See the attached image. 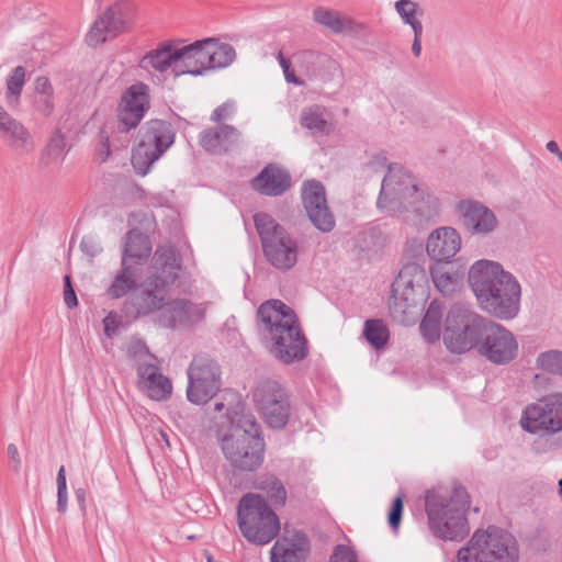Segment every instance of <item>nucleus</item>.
<instances>
[{"instance_id":"a18cd8bd","label":"nucleus","mask_w":562,"mask_h":562,"mask_svg":"<svg viewBox=\"0 0 562 562\" xmlns=\"http://www.w3.org/2000/svg\"><path fill=\"white\" fill-rule=\"evenodd\" d=\"M403 497L404 496L402 494H400L394 498V501L391 505L389 515H387V522L393 531H397L401 520H402L403 508H404Z\"/></svg>"},{"instance_id":"69168bd1","label":"nucleus","mask_w":562,"mask_h":562,"mask_svg":"<svg viewBox=\"0 0 562 562\" xmlns=\"http://www.w3.org/2000/svg\"><path fill=\"white\" fill-rule=\"evenodd\" d=\"M225 407L224 403L223 402H217L215 403L214 405V411L215 412H222V409Z\"/></svg>"},{"instance_id":"c85d7f7f","label":"nucleus","mask_w":562,"mask_h":562,"mask_svg":"<svg viewBox=\"0 0 562 562\" xmlns=\"http://www.w3.org/2000/svg\"><path fill=\"white\" fill-rule=\"evenodd\" d=\"M178 47L170 44H164L156 49L148 52L139 63V67L144 69L153 68L156 71L164 72L169 67L173 66V71L177 75V65L179 64Z\"/></svg>"},{"instance_id":"423d86ee","label":"nucleus","mask_w":562,"mask_h":562,"mask_svg":"<svg viewBox=\"0 0 562 562\" xmlns=\"http://www.w3.org/2000/svg\"><path fill=\"white\" fill-rule=\"evenodd\" d=\"M470 496L463 486H456L449 496L428 491L425 510L431 535L441 540L461 541L470 532L467 512Z\"/></svg>"},{"instance_id":"a211bd4d","label":"nucleus","mask_w":562,"mask_h":562,"mask_svg":"<svg viewBox=\"0 0 562 562\" xmlns=\"http://www.w3.org/2000/svg\"><path fill=\"white\" fill-rule=\"evenodd\" d=\"M477 350L488 361L506 364L516 358L518 344L512 331L490 321Z\"/></svg>"},{"instance_id":"412c9836","label":"nucleus","mask_w":562,"mask_h":562,"mask_svg":"<svg viewBox=\"0 0 562 562\" xmlns=\"http://www.w3.org/2000/svg\"><path fill=\"white\" fill-rule=\"evenodd\" d=\"M210 45H213V37L198 40L189 45L178 47L180 65H177V75L199 76L209 71Z\"/></svg>"},{"instance_id":"2f4dec72","label":"nucleus","mask_w":562,"mask_h":562,"mask_svg":"<svg viewBox=\"0 0 562 562\" xmlns=\"http://www.w3.org/2000/svg\"><path fill=\"white\" fill-rule=\"evenodd\" d=\"M137 286V269L121 262V270L109 286L108 294L112 299H120Z\"/></svg>"},{"instance_id":"2eb2a0df","label":"nucleus","mask_w":562,"mask_h":562,"mask_svg":"<svg viewBox=\"0 0 562 562\" xmlns=\"http://www.w3.org/2000/svg\"><path fill=\"white\" fill-rule=\"evenodd\" d=\"M135 18V7L128 1H119L108 8L91 25L86 36L89 46H98L127 31Z\"/></svg>"},{"instance_id":"a19ab883","label":"nucleus","mask_w":562,"mask_h":562,"mask_svg":"<svg viewBox=\"0 0 562 562\" xmlns=\"http://www.w3.org/2000/svg\"><path fill=\"white\" fill-rule=\"evenodd\" d=\"M537 367L543 371L562 376V351L549 350L541 352L537 358Z\"/></svg>"},{"instance_id":"1a4fd4ad","label":"nucleus","mask_w":562,"mask_h":562,"mask_svg":"<svg viewBox=\"0 0 562 562\" xmlns=\"http://www.w3.org/2000/svg\"><path fill=\"white\" fill-rule=\"evenodd\" d=\"M254 224L266 260L277 270H291L299 259L297 239L267 213H256Z\"/></svg>"},{"instance_id":"bf43d9fd","label":"nucleus","mask_w":562,"mask_h":562,"mask_svg":"<svg viewBox=\"0 0 562 562\" xmlns=\"http://www.w3.org/2000/svg\"><path fill=\"white\" fill-rule=\"evenodd\" d=\"M67 491L57 492V510L60 514H64L67 510Z\"/></svg>"},{"instance_id":"7ed1b4c3","label":"nucleus","mask_w":562,"mask_h":562,"mask_svg":"<svg viewBox=\"0 0 562 562\" xmlns=\"http://www.w3.org/2000/svg\"><path fill=\"white\" fill-rule=\"evenodd\" d=\"M376 205L387 215H404L406 221H413L417 225L428 223L440 213L439 199L420 191L412 175L397 166L389 167Z\"/></svg>"},{"instance_id":"de8ad7c7","label":"nucleus","mask_w":562,"mask_h":562,"mask_svg":"<svg viewBox=\"0 0 562 562\" xmlns=\"http://www.w3.org/2000/svg\"><path fill=\"white\" fill-rule=\"evenodd\" d=\"M329 562H358L356 552L347 546L338 544L335 547Z\"/></svg>"},{"instance_id":"774afa93","label":"nucleus","mask_w":562,"mask_h":562,"mask_svg":"<svg viewBox=\"0 0 562 562\" xmlns=\"http://www.w3.org/2000/svg\"><path fill=\"white\" fill-rule=\"evenodd\" d=\"M559 487H560L559 492L562 495V479L559 481Z\"/></svg>"},{"instance_id":"13d9d810","label":"nucleus","mask_w":562,"mask_h":562,"mask_svg":"<svg viewBox=\"0 0 562 562\" xmlns=\"http://www.w3.org/2000/svg\"><path fill=\"white\" fill-rule=\"evenodd\" d=\"M57 492L67 491V480H66V470L65 467L61 465L57 472Z\"/></svg>"},{"instance_id":"6e6d98bb","label":"nucleus","mask_w":562,"mask_h":562,"mask_svg":"<svg viewBox=\"0 0 562 562\" xmlns=\"http://www.w3.org/2000/svg\"><path fill=\"white\" fill-rule=\"evenodd\" d=\"M8 456L11 469L18 473L21 469V458L18 447L14 443L8 445Z\"/></svg>"},{"instance_id":"e2e57ef3","label":"nucleus","mask_w":562,"mask_h":562,"mask_svg":"<svg viewBox=\"0 0 562 562\" xmlns=\"http://www.w3.org/2000/svg\"><path fill=\"white\" fill-rule=\"evenodd\" d=\"M409 26L413 30L414 38L422 40L424 26L422 24V21H415L414 23L409 24Z\"/></svg>"},{"instance_id":"bb28decb","label":"nucleus","mask_w":562,"mask_h":562,"mask_svg":"<svg viewBox=\"0 0 562 562\" xmlns=\"http://www.w3.org/2000/svg\"><path fill=\"white\" fill-rule=\"evenodd\" d=\"M313 20L315 23L328 29L331 33L337 35L353 33L361 27V24L344 15L341 12L321 5L313 10Z\"/></svg>"},{"instance_id":"79ce46f5","label":"nucleus","mask_w":562,"mask_h":562,"mask_svg":"<svg viewBox=\"0 0 562 562\" xmlns=\"http://www.w3.org/2000/svg\"><path fill=\"white\" fill-rule=\"evenodd\" d=\"M65 147V136L60 130H57L49 138V142L43 151V159H46V164L59 160L64 155Z\"/></svg>"},{"instance_id":"cd10ccee","label":"nucleus","mask_w":562,"mask_h":562,"mask_svg":"<svg viewBox=\"0 0 562 562\" xmlns=\"http://www.w3.org/2000/svg\"><path fill=\"white\" fill-rule=\"evenodd\" d=\"M151 252V245L148 236L132 229L126 234L123 248L122 263L140 266L146 262Z\"/></svg>"},{"instance_id":"f704fd0d","label":"nucleus","mask_w":562,"mask_h":562,"mask_svg":"<svg viewBox=\"0 0 562 562\" xmlns=\"http://www.w3.org/2000/svg\"><path fill=\"white\" fill-rule=\"evenodd\" d=\"M0 132L13 147H23L31 138L27 128L10 114L0 117Z\"/></svg>"},{"instance_id":"680f3d73","label":"nucleus","mask_w":562,"mask_h":562,"mask_svg":"<svg viewBox=\"0 0 562 562\" xmlns=\"http://www.w3.org/2000/svg\"><path fill=\"white\" fill-rule=\"evenodd\" d=\"M76 499L82 513L86 512V491L83 488H78L75 492Z\"/></svg>"},{"instance_id":"4be33fe9","label":"nucleus","mask_w":562,"mask_h":562,"mask_svg":"<svg viewBox=\"0 0 562 562\" xmlns=\"http://www.w3.org/2000/svg\"><path fill=\"white\" fill-rule=\"evenodd\" d=\"M291 186L290 172L276 164H268L251 180V188L266 196H280L290 190Z\"/></svg>"},{"instance_id":"c03bdc74","label":"nucleus","mask_w":562,"mask_h":562,"mask_svg":"<svg viewBox=\"0 0 562 562\" xmlns=\"http://www.w3.org/2000/svg\"><path fill=\"white\" fill-rule=\"evenodd\" d=\"M432 281L438 291H440L443 295L452 293L458 284L457 277L441 271L432 272Z\"/></svg>"},{"instance_id":"5fc2aeb1","label":"nucleus","mask_w":562,"mask_h":562,"mask_svg":"<svg viewBox=\"0 0 562 562\" xmlns=\"http://www.w3.org/2000/svg\"><path fill=\"white\" fill-rule=\"evenodd\" d=\"M127 352L132 357H143L147 355L149 350L144 341L136 339L130 344Z\"/></svg>"},{"instance_id":"6ab92c4d","label":"nucleus","mask_w":562,"mask_h":562,"mask_svg":"<svg viewBox=\"0 0 562 562\" xmlns=\"http://www.w3.org/2000/svg\"><path fill=\"white\" fill-rule=\"evenodd\" d=\"M456 210L462 228L471 236L485 237L498 226L495 213L479 201L461 200L458 202Z\"/></svg>"},{"instance_id":"052dcab7","label":"nucleus","mask_w":562,"mask_h":562,"mask_svg":"<svg viewBox=\"0 0 562 562\" xmlns=\"http://www.w3.org/2000/svg\"><path fill=\"white\" fill-rule=\"evenodd\" d=\"M546 148L549 153L555 155L558 159L562 162V151L560 150L559 145L555 140L548 142Z\"/></svg>"},{"instance_id":"0e129e2a","label":"nucleus","mask_w":562,"mask_h":562,"mask_svg":"<svg viewBox=\"0 0 562 562\" xmlns=\"http://www.w3.org/2000/svg\"><path fill=\"white\" fill-rule=\"evenodd\" d=\"M412 53L415 57H419L422 54V40L414 38L412 44Z\"/></svg>"},{"instance_id":"20e7f679","label":"nucleus","mask_w":562,"mask_h":562,"mask_svg":"<svg viewBox=\"0 0 562 562\" xmlns=\"http://www.w3.org/2000/svg\"><path fill=\"white\" fill-rule=\"evenodd\" d=\"M229 426L221 439L225 459L235 472H254L265 460L266 442L261 425L239 404L227 409Z\"/></svg>"},{"instance_id":"c9c22d12","label":"nucleus","mask_w":562,"mask_h":562,"mask_svg":"<svg viewBox=\"0 0 562 562\" xmlns=\"http://www.w3.org/2000/svg\"><path fill=\"white\" fill-rule=\"evenodd\" d=\"M210 46L209 70L226 68L236 59V50L231 44L220 43L218 38L213 37V45Z\"/></svg>"},{"instance_id":"37998d69","label":"nucleus","mask_w":562,"mask_h":562,"mask_svg":"<svg viewBox=\"0 0 562 562\" xmlns=\"http://www.w3.org/2000/svg\"><path fill=\"white\" fill-rule=\"evenodd\" d=\"M301 124L307 130L319 133L328 131V122L323 117L318 109L304 110L301 116Z\"/></svg>"},{"instance_id":"a878e982","label":"nucleus","mask_w":562,"mask_h":562,"mask_svg":"<svg viewBox=\"0 0 562 562\" xmlns=\"http://www.w3.org/2000/svg\"><path fill=\"white\" fill-rule=\"evenodd\" d=\"M137 374L153 400L164 401L170 396L172 392L171 382L159 372L158 367L151 363L139 364Z\"/></svg>"},{"instance_id":"338daca9","label":"nucleus","mask_w":562,"mask_h":562,"mask_svg":"<svg viewBox=\"0 0 562 562\" xmlns=\"http://www.w3.org/2000/svg\"><path fill=\"white\" fill-rule=\"evenodd\" d=\"M9 113L0 105V117L7 116Z\"/></svg>"},{"instance_id":"39448f33","label":"nucleus","mask_w":562,"mask_h":562,"mask_svg":"<svg viewBox=\"0 0 562 562\" xmlns=\"http://www.w3.org/2000/svg\"><path fill=\"white\" fill-rule=\"evenodd\" d=\"M151 269L153 272L132 292L127 302L136 318L164 312L169 304L171 286L181 269L176 249L172 246H158L151 259Z\"/></svg>"},{"instance_id":"8fccbe9b","label":"nucleus","mask_w":562,"mask_h":562,"mask_svg":"<svg viewBox=\"0 0 562 562\" xmlns=\"http://www.w3.org/2000/svg\"><path fill=\"white\" fill-rule=\"evenodd\" d=\"M34 104L36 111L44 116H49L54 111L53 95H40Z\"/></svg>"},{"instance_id":"b1692460","label":"nucleus","mask_w":562,"mask_h":562,"mask_svg":"<svg viewBox=\"0 0 562 562\" xmlns=\"http://www.w3.org/2000/svg\"><path fill=\"white\" fill-rule=\"evenodd\" d=\"M461 237L452 227H440L434 231L427 240L426 250L437 261L448 262L460 250Z\"/></svg>"},{"instance_id":"9d476101","label":"nucleus","mask_w":562,"mask_h":562,"mask_svg":"<svg viewBox=\"0 0 562 562\" xmlns=\"http://www.w3.org/2000/svg\"><path fill=\"white\" fill-rule=\"evenodd\" d=\"M237 518L243 536L258 546L272 541L280 530L277 514L260 494L248 493L240 498Z\"/></svg>"},{"instance_id":"6e6552de","label":"nucleus","mask_w":562,"mask_h":562,"mask_svg":"<svg viewBox=\"0 0 562 562\" xmlns=\"http://www.w3.org/2000/svg\"><path fill=\"white\" fill-rule=\"evenodd\" d=\"M488 319L476 313L470 305L453 304L446 317L443 344L452 353H465L480 347Z\"/></svg>"},{"instance_id":"393cba45","label":"nucleus","mask_w":562,"mask_h":562,"mask_svg":"<svg viewBox=\"0 0 562 562\" xmlns=\"http://www.w3.org/2000/svg\"><path fill=\"white\" fill-rule=\"evenodd\" d=\"M308 550V540L303 532H296L291 539L276 541L271 549V562H303Z\"/></svg>"},{"instance_id":"09e8293b","label":"nucleus","mask_w":562,"mask_h":562,"mask_svg":"<svg viewBox=\"0 0 562 562\" xmlns=\"http://www.w3.org/2000/svg\"><path fill=\"white\" fill-rule=\"evenodd\" d=\"M64 301L69 308H74L78 305L77 295L69 276L64 277Z\"/></svg>"},{"instance_id":"f3484780","label":"nucleus","mask_w":562,"mask_h":562,"mask_svg":"<svg viewBox=\"0 0 562 562\" xmlns=\"http://www.w3.org/2000/svg\"><path fill=\"white\" fill-rule=\"evenodd\" d=\"M302 204L311 223L322 233L335 228L336 220L330 211L324 184L315 179L306 180L301 190Z\"/></svg>"},{"instance_id":"58836bf2","label":"nucleus","mask_w":562,"mask_h":562,"mask_svg":"<svg viewBox=\"0 0 562 562\" xmlns=\"http://www.w3.org/2000/svg\"><path fill=\"white\" fill-rule=\"evenodd\" d=\"M25 68L16 66L7 78V100L9 104L16 103L25 83Z\"/></svg>"},{"instance_id":"4c0bfd02","label":"nucleus","mask_w":562,"mask_h":562,"mask_svg":"<svg viewBox=\"0 0 562 562\" xmlns=\"http://www.w3.org/2000/svg\"><path fill=\"white\" fill-rule=\"evenodd\" d=\"M549 418V432L554 434L562 430V394H555L542 398Z\"/></svg>"},{"instance_id":"0eeeda50","label":"nucleus","mask_w":562,"mask_h":562,"mask_svg":"<svg viewBox=\"0 0 562 562\" xmlns=\"http://www.w3.org/2000/svg\"><path fill=\"white\" fill-rule=\"evenodd\" d=\"M518 546L508 531L488 526L477 529L457 553V562H517Z\"/></svg>"},{"instance_id":"603ef678","label":"nucleus","mask_w":562,"mask_h":562,"mask_svg":"<svg viewBox=\"0 0 562 562\" xmlns=\"http://www.w3.org/2000/svg\"><path fill=\"white\" fill-rule=\"evenodd\" d=\"M103 325H104V334L112 338L119 333V322L116 319V315L113 313H110L103 318Z\"/></svg>"},{"instance_id":"864d4df0","label":"nucleus","mask_w":562,"mask_h":562,"mask_svg":"<svg viewBox=\"0 0 562 562\" xmlns=\"http://www.w3.org/2000/svg\"><path fill=\"white\" fill-rule=\"evenodd\" d=\"M35 91L40 95H53L54 89L49 79L45 76H40L35 80Z\"/></svg>"},{"instance_id":"473e14b6","label":"nucleus","mask_w":562,"mask_h":562,"mask_svg":"<svg viewBox=\"0 0 562 562\" xmlns=\"http://www.w3.org/2000/svg\"><path fill=\"white\" fill-rule=\"evenodd\" d=\"M295 63L308 79L321 75L328 56L313 49H303L294 55Z\"/></svg>"},{"instance_id":"72a5a7b5","label":"nucleus","mask_w":562,"mask_h":562,"mask_svg":"<svg viewBox=\"0 0 562 562\" xmlns=\"http://www.w3.org/2000/svg\"><path fill=\"white\" fill-rule=\"evenodd\" d=\"M255 487L265 492L273 505H285L286 490L282 481L274 474L266 473L260 475L255 482Z\"/></svg>"},{"instance_id":"ea45409f","label":"nucleus","mask_w":562,"mask_h":562,"mask_svg":"<svg viewBox=\"0 0 562 562\" xmlns=\"http://www.w3.org/2000/svg\"><path fill=\"white\" fill-rule=\"evenodd\" d=\"M397 14L401 16L404 24H412L419 21L424 15V10L416 1L413 0H397L394 4Z\"/></svg>"},{"instance_id":"f03ea898","label":"nucleus","mask_w":562,"mask_h":562,"mask_svg":"<svg viewBox=\"0 0 562 562\" xmlns=\"http://www.w3.org/2000/svg\"><path fill=\"white\" fill-rule=\"evenodd\" d=\"M468 281L479 306L490 316L510 321L519 314L520 283L499 262L487 259L475 261L470 268Z\"/></svg>"},{"instance_id":"aec40b11","label":"nucleus","mask_w":562,"mask_h":562,"mask_svg":"<svg viewBox=\"0 0 562 562\" xmlns=\"http://www.w3.org/2000/svg\"><path fill=\"white\" fill-rule=\"evenodd\" d=\"M209 303H194L187 299H175L161 313L160 322L168 328L192 327L205 317Z\"/></svg>"},{"instance_id":"9b49d317","label":"nucleus","mask_w":562,"mask_h":562,"mask_svg":"<svg viewBox=\"0 0 562 562\" xmlns=\"http://www.w3.org/2000/svg\"><path fill=\"white\" fill-rule=\"evenodd\" d=\"M176 133L170 122L147 121L138 131V143L132 150V165L137 175L145 176L150 167L175 143Z\"/></svg>"},{"instance_id":"dca6fc26","label":"nucleus","mask_w":562,"mask_h":562,"mask_svg":"<svg viewBox=\"0 0 562 562\" xmlns=\"http://www.w3.org/2000/svg\"><path fill=\"white\" fill-rule=\"evenodd\" d=\"M150 108L149 87L144 82L130 86L117 106V130L127 133L136 128Z\"/></svg>"},{"instance_id":"c756f323","label":"nucleus","mask_w":562,"mask_h":562,"mask_svg":"<svg viewBox=\"0 0 562 562\" xmlns=\"http://www.w3.org/2000/svg\"><path fill=\"white\" fill-rule=\"evenodd\" d=\"M443 305L434 300L430 302L419 325L423 337L430 344L440 338Z\"/></svg>"},{"instance_id":"4d7b16f0","label":"nucleus","mask_w":562,"mask_h":562,"mask_svg":"<svg viewBox=\"0 0 562 562\" xmlns=\"http://www.w3.org/2000/svg\"><path fill=\"white\" fill-rule=\"evenodd\" d=\"M100 140H101V151L100 157L102 161H105L110 155V142L109 136L104 133H100Z\"/></svg>"},{"instance_id":"ddd939ff","label":"nucleus","mask_w":562,"mask_h":562,"mask_svg":"<svg viewBox=\"0 0 562 562\" xmlns=\"http://www.w3.org/2000/svg\"><path fill=\"white\" fill-rule=\"evenodd\" d=\"M252 401L265 423L272 429H283L291 415L290 397L274 380L259 382L252 391Z\"/></svg>"},{"instance_id":"e433bc0d","label":"nucleus","mask_w":562,"mask_h":562,"mask_svg":"<svg viewBox=\"0 0 562 562\" xmlns=\"http://www.w3.org/2000/svg\"><path fill=\"white\" fill-rule=\"evenodd\" d=\"M363 335L375 349L383 348L390 337L389 328L382 319H368L364 323Z\"/></svg>"},{"instance_id":"f257e3e1","label":"nucleus","mask_w":562,"mask_h":562,"mask_svg":"<svg viewBox=\"0 0 562 562\" xmlns=\"http://www.w3.org/2000/svg\"><path fill=\"white\" fill-rule=\"evenodd\" d=\"M256 331L270 355L284 364L305 359L307 339L294 310L281 300H267L256 312Z\"/></svg>"},{"instance_id":"5701e85b","label":"nucleus","mask_w":562,"mask_h":562,"mask_svg":"<svg viewBox=\"0 0 562 562\" xmlns=\"http://www.w3.org/2000/svg\"><path fill=\"white\" fill-rule=\"evenodd\" d=\"M241 133L233 125L222 124L203 130L199 135L200 145L210 154L224 155L236 146Z\"/></svg>"},{"instance_id":"49530a36","label":"nucleus","mask_w":562,"mask_h":562,"mask_svg":"<svg viewBox=\"0 0 562 562\" xmlns=\"http://www.w3.org/2000/svg\"><path fill=\"white\" fill-rule=\"evenodd\" d=\"M277 59L279 61L280 67L283 70L286 82L293 83L299 87L305 85V81L294 74V70L291 68V61L282 54V52L278 53Z\"/></svg>"},{"instance_id":"f8f14e48","label":"nucleus","mask_w":562,"mask_h":562,"mask_svg":"<svg viewBox=\"0 0 562 562\" xmlns=\"http://www.w3.org/2000/svg\"><path fill=\"white\" fill-rule=\"evenodd\" d=\"M428 283L425 269L416 262H408L402 267L392 283L389 308L393 318L403 321L411 307L417 306L424 300Z\"/></svg>"},{"instance_id":"3c124183","label":"nucleus","mask_w":562,"mask_h":562,"mask_svg":"<svg viewBox=\"0 0 562 562\" xmlns=\"http://www.w3.org/2000/svg\"><path fill=\"white\" fill-rule=\"evenodd\" d=\"M233 113V104L229 103H223L222 105L217 106L211 114V121L220 123L227 117H229Z\"/></svg>"},{"instance_id":"4468645a","label":"nucleus","mask_w":562,"mask_h":562,"mask_svg":"<svg viewBox=\"0 0 562 562\" xmlns=\"http://www.w3.org/2000/svg\"><path fill=\"white\" fill-rule=\"evenodd\" d=\"M187 398L195 405L206 404L222 386L218 363L206 355L193 358L188 368Z\"/></svg>"},{"instance_id":"7c9ffc66","label":"nucleus","mask_w":562,"mask_h":562,"mask_svg":"<svg viewBox=\"0 0 562 562\" xmlns=\"http://www.w3.org/2000/svg\"><path fill=\"white\" fill-rule=\"evenodd\" d=\"M548 418L549 415H547L546 405L543 401L540 400L526 407L520 424L521 427L530 434H537L539 431L549 432Z\"/></svg>"}]
</instances>
